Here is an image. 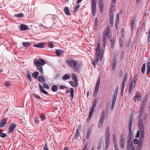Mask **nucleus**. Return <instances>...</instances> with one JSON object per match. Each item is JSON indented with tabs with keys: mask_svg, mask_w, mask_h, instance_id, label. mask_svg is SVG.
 <instances>
[{
	"mask_svg": "<svg viewBox=\"0 0 150 150\" xmlns=\"http://www.w3.org/2000/svg\"><path fill=\"white\" fill-rule=\"evenodd\" d=\"M96 59L95 60V61H92V63L94 66L95 68V65L97 63H98L99 61V57H100L101 59H102L104 53L103 49L100 48V44H97V46L96 49Z\"/></svg>",
	"mask_w": 150,
	"mask_h": 150,
	"instance_id": "obj_1",
	"label": "nucleus"
},
{
	"mask_svg": "<svg viewBox=\"0 0 150 150\" xmlns=\"http://www.w3.org/2000/svg\"><path fill=\"white\" fill-rule=\"evenodd\" d=\"M34 64L37 66V69L39 70L41 74H43L42 67L41 66H43L45 64L46 61L41 58H39L38 60L35 59L34 60Z\"/></svg>",
	"mask_w": 150,
	"mask_h": 150,
	"instance_id": "obj_2",
	"label": "nucleus"
},
{
	"mask_svg": "<svg viewBox=\"0 0 150 150\" xmlns=\"http://www.w3.org/2000/svg\"><path fill=\"white\" fill-rule=\"evenodd\" d=\"M67 62L69 66L73 69L75 71H79V70L80 67L78 64L77 61L73 59H69L67 60Z\"/></svg>",
	"mask_w": 150,
	"mask_h": 150,
	"instance_id": "obj_3",
	"label": "nucleus"
},
{
	"mask_svg": "<svg viewBox=\"0 0 150 150\" xmlns=\"http://www.w3.org/2000/svg\"><path fill=\"white\" fill-rule=\"evenodd\" d=\"M103 41L104 43H106L108 39V38H109L111 37V35L110 30V27L109 26H107L106 30L103 31Z\"/></svg>",
	"mask_w": 150,
	"mask_h": 150,
	"instance_id": "obj_4",
	"label": "nucleus"
},
{
	"mask_svg": "<svg viewBox=\"0 0 150 150\" xmlns=\"http://www.w3.org/2000/svg\"><path fill=\"white\" fill-rule=\"evenodd\" d=\"M139 127L140 129L141 134L140 139L141 140H142L144 137V128L143 122L142 120H140L138 123Z\"/></svg>",
	"mask_w": 150,
	"mask_h": 150,
	"instance_id": "obj_5",
	"label": "nucleus"
},
{
	"mask_svg": "<svg viewBox=\"0 0 150 150\" xmlns=\"http://www.w3.org/2000/svg\"><path fill=\"white\" fill-rule=\"evenodd\" d=\"M91 0L92 13L93 16H94L95 15L96 12V0Z\"/></svg>",
	"mask_w": 150,
	"mask_h": 150,
	"instance_id": "obj_6",
	"label": "nucleus"
},
{
	"mask_svg": "<svg viewBox=\"0 0 150 150\" xmlns=\"http://www.w3.org/2000/svg\"><path fill=\"white\" fill-rule=\"evenodd\" d=\"M133 117L132 116H130L129 118V121L128 124V129L129 134H131L132 133L131 128L133 123Z\"/></svg>",
	"mask_w": 150,
	"mask_h": 150,
	"instance_id": "obj_7",
	"label": "nucleus"
},
{
	"mask_svg": "<svg viewBox=\"0 0 150 150\" xmlns=\"http://www.w3.org/2000/svg\"><path fill=\"white\" fill-rule=\"evenodd\" d=\"M16 126V124L15 123H11L9 125V132L10 133H11L14 131V129Z\"/></svg>",
	"mask_w": 150,
	"mask_h": 150,
	"instance_id": "obj_8",
	"label": "nucleus"
},
{
	"mask_svg": "<svg viewBox=\"0 0 150 150\" xmlns=\"http://www.w3.org/2000/svg\"><path fill=\"white\" fill-rule=\"evenodd\" d=\"M129 88L128 93L130 94L131 93L132 90L134 88H133V80H132L129 83Z\"/></svg>",
	"mask_w": 150,
	"mask_h": 150,
	"instance_id": "obj_9",
	"label": "nucleus"
},
{
	"mask_svg": "<svg viewBox=\"0 0 150 150\" xmlns=\"http://www.w3.org/2000/svg\"><path fill=\"white\" fill-rule=\"evenodd\" d=\"M125 140L124 138H122V137H121L120 139V145L121 147V149H122L124 147L125 145Z\"/></svg>",
	"mask_w": 150,
	"mask_h": 150,
	"instance_id": "obj_10",
	"label": "nucleus"
},
{
	"mask_svg": "<svg viewBox=\"0 0 150 150\" xmlns=\"http://www.w3.org/2000/svg\"><path fill=\"white\" fill-rule=\"evenodd\" d=\"M7 120V118H4V119L1 120V122L0 123V127H4L6 123V122Z\"/></svg>",
	"mask_w": 150,
	"mask_h": 150,
	"instance_id": "obj_11",
	"label": "nucleus"
},
{
	"mask_svg": "<svg viewBox=\"0 0 150 150\" xmlns=\"http://www.w3.org/2000/svg\"><path fill=\"white\" fill-rule=\"evenodd\" d=\"M69 91H70V92L71 98L72 99H73L74 98V89L73 88H71L69 91V89H68L67 90L65 93H68L69 92Z\"/></svg>",
	"mask_w": 150,
	"mask_h": 150,
	"instance_id": "obj_12",
	"label": "nucleus"
},
{
	"mask_svg": "<svg viewBox=\"0 0 150 150\" xmlns=\"http://www.w3.org/2000/svg\"><path fill=\"white\" fill-rule=\"evenodd\" d=\"M55 53L58 56H59L60 55H62L64 53V51L61 49H57L56 50Z\"/></svg>",
	"mask_w": 150,
	"mask_h": 150,
	"instance_id": "obj_13",
	"label": "nucleus"
},
{
	"mask_svg": "<svg viewBox=\"0 0 150 150\" xmlns=\"http://www.w3.org/2000/svg\"><path fill=\"white\" fill-rule=\"evenodd\" d=\"M100 83V79H98L96 85V88H95V93L96 92V94H97V92L98 91V89L99 86V83Z\"/></svg>",
	"mask_w": 150,
	"mask_h": 150,
	"instance_id": "obj_14",
	"label": "nucleus"
},
{
	"mask_svg": "<svg viewBox=\"0 0 150 150\" xmlns=\"http://www.w3.org/2000/svg\"><path fill=\"white\" fill-rule=\"evenodd\" d=\"M128 75L127 73L124 74L123 76V79L122 81V84H125L126 81L127 79Z\"/></svg>",
	"mask_w": 150,
	"mask_h": 150,
	"instance_id": "obj_15",
	"label": "nucleus"
},
{
	"mask_svg": "<svg viewBox=\"0 0 150 150\" xmlns=\"http://www.w3.org/2000/svg\"><path fill=\"white\" fill-rule=\"evenodd\" d=\"M45 43L44 42H40L37 44L34 45V46L35 47H38L39 48H43L45 45Z\"/></svg>",
	"mask_w": 150,
	"mask_h": 150,
	"instance_id": "obj_16",
	"label": "nucleus"
},
{
	"mask_svg": "<svg viewBox=\"0 0 150 150\" xmlns=\"http://www.w3.org/2000/svg\"><path fill=\"white\" fill-rule=\"evenodd\" d=\"M110 131L109 127H107L105 133V137L106 138H110Z\"/></svg>",
	"mask_w": 150,
	"mask_h": 150,
	"instance_id": "obj_17",
	"label": "nucleus"
},
{
	"mask_svg": "<svg viewBox=\"0 0 150 150\" xmlns=\"http://www.w3.org/2000/svg\"><path fill=\"white\" fill-rule=\"evenodd\" d=\"M98 6L101 12L103 11V8L104 7V2L99 3Z\"/></svg>",
	"mask_w": 150,
	"mask_h": 150,
	"instance_id": "obj_18",
	"label": "nucleus"
},
{
	"mask_svg": "<svg viewBox=\"0 0 150 150\" xmlns=\"http://www.w3.org/2000/svg\"><path fill=\"white\" fill-rule=\"evenodd\" d=\"M92 132V130L91 128H89L88 129L86 134V138L87 139H88L89 138Z\"/></svg>",
	"mask_w": 150,
	"mask_h": 150,
	"instance_id": "obj_19",
	"label": "nucleus"
},
{
	"mask_svg": "<svg viewBox=\"0 0 150 150\" xmlns=\"http://www.w3.org/2000/svg\"><path fill=\"white\" fill-rule=\"evenodd\" d=\"M20 27L21 30V31L26 30L28 29V26L26 25L21 24L20 25Z\"/></svg>",
	"mask_w": 150,
	"mask_h": 150,
	"instance_id": "obj_20",
	"label": "nucleus"
},
{
	"mask_svg": "<svg viewBox=\"0 0 150 150\" xmlns=\"http://www.w3.org/2000/svg\"><path fill=\"white\" fill-rule=\"evenodd\" d=\"M39 88L41 90V91L42 93H44L45 94H48V92L45 90L44 88L42 86H41L40 84L39 85Z\"/></svg>",
	"mask_w": 150,
	"mask_h": 150,
	"instance_id": "obj_21",
	"label": "nucleus"
},
{
	"mask_svg": "<svg viewBox=\"0 0 150 150\" xmlns=\"http://www.w3.org/2000/svg\"><path fill=\"white\" fill-rule=\"evenodd\" d=\"M64 12L65 14L68 16H69L71 14L69 8L68 7H65L64 8Z\"/></svg>",
	"mask_w": 150,
	"mask_h": 150,
	"instance_id": "obj_22",
	"label": "nucleus"
},
{
	"mask_svg": "<svg viewBox=\"0 0 150 150\" xmlns=\"http://www.w3.org/2000/svg\"><path fill=\"white\" fill-rule=\"evenodd\" d=\"M38 80L40 82H42L41 80L42 81V82H43L45 81V79L44 77L42 75H40L38 78Z\"/></svg>",
	"mask_w": 150,
	"mask_h": 150,
	"instance_id": "obj_23",
	"label": "nucleus"
},
{
	"mask_svg": "<svg viewBox=\"0 0 150 150\" xmlns=\"http://www.w3.org/2000/svg\"><path fill=\"white\" fill-rule=\"evenodd\" d=\"M144 108H140V110H139V115L138 116V117L139 119H140L142 115V113L143 112V111H144Z\"/></svg>",
	"mask_w": 150,
	"mask_h": 150,
	"instance_id": "obj_24",
	"label": "nucleus"
},
{
	"mask_svg": "<svg viewBox=\"0 0 150 150\" xmlns=\"http://www.w3.org/2000/svg\"><path fill=\"white\" fill-rule=\"evenodd\" d=\"M146 99L145 98L142 101V104L141 105V108H143L144 109V107L146 105Z\"/></svg>",
	"mask_w": 150,
	"mask_h": 150,
	"instance_id": "obj_25",
	"label": "nucleus"
},
{
	"mask_svg": "<svg viewBox=\"0 0 150 150\" xmlns=\"http://www.w3.org/2000/svg\"><path fill=\"white\" fill-rule=\"evenodd\" d=\"M69 83L72 86L74 87H76L78 85V82L75 81V83H74L73 81H71L69 82Z\"/></svg>",
	"mask_w": 150,
	"mask_h": 150,
	"instance_id": "obj_26",
	"label": "nucleus"
},
{
	"mask_svg": "<svg viewBox=\"0 0 150 150\" xmlns=\"http://www.w3.org/2000/svg\"><path fill=\"white\" fill-rule=\"evenodd\" d=\"M134 20H133L130 23V29L131 30V31H133V29L134 28Z\"/></svg>",
	"mask_w": 150,
	"mask_h": 150,
	"instance_id": "obj_27",
	"label": "nucleus"
},
{
	"mask_svg": "<svg viewBox=\"0 0 150 150\" xmlns=\"http://www.w3.org/2000/svg\"><path fill=\"white\" fill-rule=\"evenodd\" d=\"M39 73L38 72L35 71L32 74V76L34 77L35 79H38L37 76H38Z\"/></svg>",
	"mask_w": 150,
	"mask_h": 150,
	"instance_id": "obj_28",
	"label": "nucleus"
},
{
	"mask_svg": "<svg viewBox=\"0 0 150 150\" xmlns=\"http://www.w3.org/2000/svg\"><path fill=\"white\" fill-rule=\"evenodd\" d=\"M72 77L74 81L78 82V79L77 75L74 73H73L72 74Z\"/></svg>",
	"mask_w": 150,
	"mask_h": 150,
	"instance_id": "obj_29",
	"label": "nucleus"
},
{
	"mask_svg": "<svg viewBox=\"0 0 150 150\" xmlns=\"http://www.w3.org/2000/svg\"><path fill=\"white\" fill-rule=\"evenodd\" d=\"M117 61H115V59L112 62V69L113 70H114L115 69V68H116V65H117Z\"/></svg>",
	"mask_w": 150,
	"mask_h": 150,
	"instance_id": "obj_30",
	"label": "nucleus"
},
{
	"mask_svg": "<svg viewBox=\"0 0 150 150\" xmlns=\"http://www.w3.org/2000/svg\"><path fill=\"white\" fill-rule=\"evenodd\" d=\"M70 78V76L67 74H65L62 77V79L64 80H65L69 79Z\"/></svg>",
	"mask_w": 150,
	"mask_h": 150,
	"instance_id": "obj_31",
	"label": "nucleus"
},
{
	"mask_svg": "<svg viewBox=\"0 0 150 150\" xmlns=\"http://www.w3.org/2000/svg\"><path fill=\"white\" fill-rule=\"evenodd\" d=\"M14 16L19 18H21L24 16L23 14L22 13L15 14Z\"/></svg>",
	"mask_w": 150,
	"mask_h": 150,
	"instance_id": "obj_32",
	"label": "nucleus"
},
{
	"mask_svg": "<svg viewBox=\"0 0 150 150\" xmlns=\"http://www.w3.org/2000/svg\"><path fill=\"white\" fill-rule=\"evenodd\" d=\"M22 44L23 46L25 47H28L30 45V43L28 42H24Z\"/></svg>",
	"mask_w": 150,
	"mask_h": 150,
	"instance_id": "obj_33",
	"label": "nucleus"
},
{
	"mask_svg": "<svg viewBox=\"0 0 150 150\" xmlns=\"http://www.w3.org/2000/svg\"><path fill=\"white\" fill-rule=\"evenodd\" d=\"M104 120L102 119H100L99 122V124L98 125V127L99 128H101L103 125V122Z\"/></svg>",
	"mask_w": 150,
	"mask_h": 150,
	"instance_id": "obj_34",
	"label": "nucleus"
},
{
	"mask_svg": "<svg viewBox=\"0 0 150 150\" xmlns=\"http://www.w3.org/2000/svg\"><path fill=\"white\" fill-rule=\"evenodd\" d=\"M52 90L53 92H56L58 90V87L57 86L54 85L52 87Z\"/></svg>",
	"mask_w": 150,
	"mask_h": 150,
	"instance_id": "obj_35",
	"label": "nucleus"
},
{
	"mask_svg": "<svg viewBox=\"0 0 150 150\" xmlns=\"http://www.w3.org/2000/svg\"><path fill=\"white\" fill-rule=\"evenodd\" d=\"M102 142L101 140L99 141L97 145V149L98 150H100L101 149V146Z\"/></svg>",
	"mask_w": 150,
	"mask_h": 150,
	"instance_id": "obj_36",
	"label": "nucleus"
},
{
	"mask_svg": "<svg viewBox=\"0 0 150 150\" xmlns=\"http://www.w3.org/2000/svg\"><path fill=\"white\" fill-rule=\"evenodd\" d=\"M146 64L145 63H144L142 66L141 68V71L142 74H144L145 72V69Z\"/></svg>",
	"mask_w": 150,
	"mask_h": 150,
	"instance_id": "obj_37",
	"label": "nucleus"
},
{
	"mask_svg": "<svg viewBox=\"0 0 150 150\" xmlns=\"http://www.w3.org/2000/svg\"><path fill=\"white\" fill-rule=\"evenodd\" d=\"M97 100L96 99H95L93 101L92 106L93 107L95 108L97 105Z\"/></svg>",
	"mask_w": 150,
	"mask_h": 150,
	"instance_id": "obj_38",
	"label": "nucleus"
},
{
	"mask_svg": "<svg viewBox=\"0 0 150 150\" xmlns=\"http://www.w3.org/2000/svg\"><path fill=\"white\" fill-rule=\"evenodd\" d=\"M110 41L111 47L112 48L114 46L115 41L114 39H111Z\"/></svg>",
	"mask_w": 150,
	"mask_h": 150,
	"instance_id": "obj_39",
	"label": "nucleus"
},
{
	"mask_svg": "<svg viewBox=\"0 0 150 150\" xmlns=\"http://www.w3.org/2000/svg\"><path fill=\"white\" fill-rule=\"evenodd\" d=\"M79 136V134L78 133V130L76 129V131L75 134L74 139H77Z\"/></svg>",
	"mask_w": 150,
	"mask_h": 150,
	"instance_id": "obj_40",
	"label": "nucleus"
},
{
	"mask_svg": "<svg viewBox=\"0 0 150 150\" xmlns=\"http://www.w3.org/2000/svg\"><path fill=\"white\" fill-rule=\"evenodd\" d=\"M40 117L42 121H43L45 119V115L44 114H41L40 115Z\"/></svg>",
	"mask_w": 150,
	"mask_h": 150,
	"instance_id": "obj_41",
	"label": "nucleus"
},
{
	"mask_svg": "<svg viewBox=\"0 0 150 150\" xmlns=\"http://www.w3.org/2000/svg\"><path fill=\"white\" fill-rule=\"evenodd\" d=\"M118 91V86H117L115 88V93L114 96H117V93Z\"/></svg>",
	"mask_w": 150,
	"mask_h": 150,
	"instance_id": "obj_42",
	"label": "nucleus"
},
{
	"mask_svg": "<svg viewBox=\"0 0 150 150\" xmlns=\"http://www.w3.org/2000/svg\"><path fill=\"white\" fill-rule=\"evenodd\" d=\"M113 145L115 147V150H117V149H118L117 142H113Z\"/></svg>",
	"mask_w": 150,
	"mask_h": 150,
	"instance_id": "obj_43",
	"label": "nucleus"
},
{
	"mask_svg": "<svg viewBox=\"0 0 150 150\" xmlns=\"http://www.w3.org/2000/svg\"><path fill=\"white\" fill-rule=\"evenodd\" d=\"M134 98H137L138 101H139L141 100V97L140 95H136V96L134 97Z\"/></svg>",
	"mask_w": 150,
	"mask_h": 150,
	"instance_id": "obj_44",
	"label": "nucleus"
},
{
	"mask_svg": "<svg viewBox=\"0 0 150 150\" xmlns=\"http://www.w3.org/2000/svg\"><path fill=\"white\" fill-rule=\"evenodd\" d=\"M93 112L90 111L89 115L88 118V119L89 120H90L91 119L92 116V115L93 113Z\"/></svg>",
	"mask_w": 150,
	"mask_h": 150,
	"instance_id": "obj_45",
	"label": "nucleus"
},
{
	"mask_svg": "<svg viewBox=\"0 0 150 150\" xmlns=\"http://www.w3.org/2000/svg\"><path fill=\"white\" fill-rule=\"evenodd\" d=\"M28 78V79L30 81H32V78L31 76L30 75V74L28 72V73H27L26 74Z\"/></svg>",
	"mask_w": 150,
	"mask_h": 150,
	"instance_id": "obj_46",
	"label": "nucleus"
},
{
	"mask_svg": "<svg viewBox=\"0 0 150 150\" xmlns=\"http://www.w3.org/2000/svg\"><path fill=\"white\" fill-rule=\"evenodd\" d=\"M0 136L1 137L4 138L7 136V134H6L1 132L0 133Z\"/></svg>",
	"mask_w": 150,
	"mask_h": 150,
	"instance_id": "obj_47",
	"label": "nucleus"
},
{
	"mask_svg": "<svg viewBox=\"0 0 150 150\" xmlns=\"http://www.w3.org/2000/svg\"><path fill=\"white\" fill-rule=\"evenodd\" d=\"M43 86L47 89H49V85L47 84L46 83H44L43 84Z\"/></svg>",
	"mask_w": 150,
	"mask_h": 150,
	"instance_id": "obj_48",
	"label": "nucleus"
},
{
	"mask_svg": "<svg viewBox=\"0 0 150 150\" xmlns=\"http://www.w3.org/2000/svg\"><path fill=\"white\" fill-rule=\"evenodd\" d=\"M110 139V138H105V145H109V144L110 143V141H109Z\"/></svg>",
	"mask_w": 150,
	"mask_h": 150,
	"instance_id": "obj_49",
	"label": "nucleus"
},
{
	"mask_svg": "<svg viewBox=\"0 0 150 150\" xmlns=\"http://www.w3.org/2000/svg\"><path fill=\"white\" fill-rule=\"evenodd\" d=\"M149 33L148 35V42H150V28L148 30Z\"/></svg>",
	"mask_w": 150,
	"mask_h": 150,
	"instance_id": "obj_50",
	"label": "nucleus"
},
{
	"mask_svg": "<svg viewBox=\"0 0 150 150\" xmlns=\"http://www.w3.org/2000/svg\"><path fill=\"white\" fill-rule=\"evenodd\" d=\"M110 17H113V12L112 9L110 10Z\"/></svg>",
	"mask_w": 150,
	"mask_h": 150,
	"instance_id": "obj_51",
	"label": "nucleus"
},
{
	"mask_svg": "<svg viewBox=\"0 0 150 150\" xmlns=\"http://www.w3.org/2000/svg\"><path fill=\"white\" fill-rule=\"evenodd\" d=\"M80 7V6L78 5H77V6H76L74 8V12H76V11L78 10V9H79V8Z\"/></svg>",
	"mask_w": 150,
	"mask_h": 150,
	"instance_id": "obj_52",
	"label": "nucleus"
},
{
	"mask_svg": "<svg viewBox=\"0 0 150 150\" xmlns=\"http://www.w3.org/2000/svg\"><path fill=\"white\" fill-rule=\"evenodd\" d=\"M125 84H122V87L121 89V93H123V91L124 89V87Z\"/></svg>",
	"mask_w": 150,
	"mask_h": 150,
	"instance_id": "obj_53",
	"label": "nucleus"
},
{
	"mask_svg": "<svg viewBox=\"0 0 150 150\" xmlns=\"http://www.w3.org/2000/svg\"><path fill=\"white\" fill-rule=\"evenodd\" d=\"M4 83L5 86L7 87H9L11 85L10 83L8 81L5 83Z\"/></svg>",
	"mask_w": 150,
	"mask_h": 150,
	"instance_id": "obj_54",
	"label": "nucleus"
},
{
	"mask_svg": "<svg viewBox=\"0 0 150 150\" xmlns=\"http://www.w3.org/2000/svg\"><path fill=\"white\" fill-rule=\"evenodd\" d=\"M105 116V115H104L103 113H102L100 117V119H102V120H104Z\"/></svg>",
	"mask_w": 150,
	"mask_h": 150,
	"instance_id": "obj_55",
	"label": "nucleus"
},
{
	"mask_svg": "<svg viewBox=\"0 0 150 150\" xmlns=\"http://www.w3.org/2000/svg\"><path fill=\"white\" fill-rule=\"evenodd\" d=\"M105 116V115H104L103 113H102L100 117V119H102V120H104Z\"/></svg>",
	"mask_w": 150,
	"mask_h": 150,
	"instance_id": "obj_56",
	"label": "nucleus"
},
{
	"mask_svg": "<svg viewBox=\"0 0 150 150\" xmlns=\"http://www.w3.org/2000/svg\"><path fill=\"white\" fill-rule=\"evenodd\" d=\"M98 24V19L97 18H96L95 19V22L94 23V26H96Z\"/></svg>",
	"mask_w": 150,
	"mask_h": 150,
	"instance_id": "obj_57",
	"label": "nucleus"
},
{
	"mask_svg": "<svg viewBox=\"0 0 150 150\" xmlns=\"http://www.w3.org/2000/svg\"><path fill=\"white\" fill-rule=\"evenodd\" d=\"M117 96H114L112 100V102L115 103L116 100V99Z\"/></svg>",
	"mask_w": 150,
	"mask_h": 150,
	"instance_id": "obj_58",
	"label": "nucleus"
},
{
	"mask_svg": "<svg viewBox=\"0 0 150 150\" xmlns=\"http://www.w3.org/2000/svg\"><path fill=\"white\" fill-rule=\"evenodd\" d=\"M134 143L135 144H138L139 143V142L137 139H135L134 140Z\"/></svg>",
	"mask_w": 150,
	"mask_h": 150,
	"instance_id": "obj_59",
	"label": "nucleus"
},
{
	"mask_svg": "<svg viewBox=\"0 0 150 150\" xmlns=\"http://www.w3.org/2000/svg\"><path fill=\"white\" fill-rule=\"evenodd\" d=\"M35 122L36 124H38L39 123V122L38 117H35Z\"/></svg>",
	"mask_w": 150,
	"mask_h": 150,
	"instance_id": "obj_60",
	"label": "nucleus"
},
{
	"mask_svg": "<svg viewBox=\"0 0 150 150\" xmlns=\"http://www.w3.org/2000/svg\"><path fill=\"white\" fill-rule=\"evenodd\" d=\"M115 0H112L111 5L112 7L114 6V5H115Z\"/></svg>",
	"mask_w": 150,
	"mask_h": 150,
	"instance_id": "obj_61",
	"label": "nucleus"
},
{
	"mask_svg": "<svg viewBox=\"0 0 150 150\" xmlns=\"http://www.w3.org/2000/svg\"><path fill=\"white\" fill-rule=\"evenodd\" d=\"M131 41L129 40V41L127 42V47L128 48H129V47H130V44L131 43Z\"/></svg>",
	"mask_w": 150,
	"mask_h": 150,
	"instance_id": "obj_62",
	"label": "nucleus"
},
{
	"mask_svg": "<svg viewBox=\"0 0 150 150\" xmlns=\"http://www.w3.org/2000/svg\"><path fill=\"white\" fill-rule=\"evenodd\" d=\"M88 144H86V145L84 146L82 150H86L88 147Z\"/></svg>",
	"mask_w": 150,
	"mask_h": 150,
	"instance_id": "obj_63",
	"label": "nucleus"
},
{
	"mask_svg": "<svg viewBox=\"0 0 150 150\" xmlns=\"http://www.w3.org/2000/svg\"><path fill=\"white\" fill-rule=\"evenodd\" d=\"M147 69H150V63L148 62L147 63Z\"/></svg>",
	"mask_w": 150,
	"mask_h": 150,
	"instance_id": "obj_64",
	"label": "nucleus"
}]
</instances>
